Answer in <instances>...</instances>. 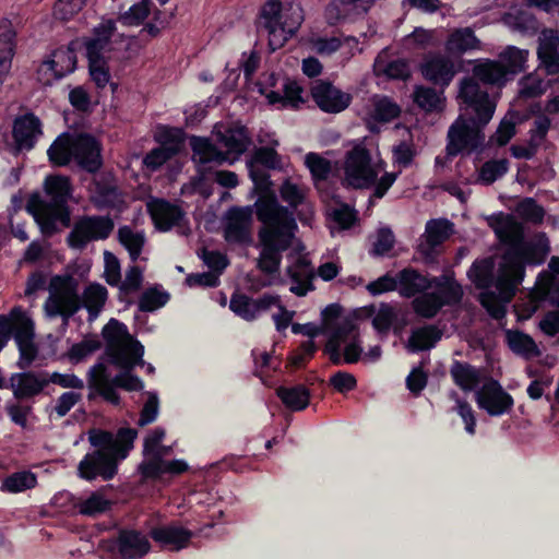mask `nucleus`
Wrapping results in <instances>:
<instances>
[{"label": "nucleus", "instance_id": "f257e3e1", "mask_svg": "<svg viewBox=\"0 0 559 559\" xmlns=\"http://www.w3.org/2000/svg\"><path fill=\"white\" fill-rule=\"evenodd\" d=\"M497 237L509 245L499 266L495 287L480 294V302L496 319L504 314V305L514 296L524 277L525 264H539L548 253V240L543 234L523 240V230L512 215L499 213L487 218Z\"/></svg>", "mask_w": 559, "mask_h": 559}, {"label": "nucleus", "instance_id": "f03ea898", "mask_svg": "<svg viewBox=\"0 0 559 559\" xmlns=\"http://www.w3.org/2000/svg\"><path fill=\"white\" fill-rule=\"evenodd\" d=\"M103 335L107 343V354L111 362L121 369H126V371L111 380L106 367L99 364L94 366L90 373L92 383L99 394L108 402L118 404L119 396L115 386L127 391H138L143 388L142 381L130 373V369L135 365L143 364L144 347L129 334L124 324L115 319H111L105 325Z\"/></svg>", "mask_w": 559, "mask_h": 559}, {"label": "nucleus", "instance_id": "7ed1b4c3", "mask_svg": "<svg viewBox=\"0 0 559 559\" xmlns=\"http://www.w3.org/2000/svg\"><path fill=\"white\" fill-rule=\"evenodd\" d=\"M254 207L258 219L263 224L259 231L261 251L258 267L269 276L262 286L282 284L278 276L281 253L294 242L296 221L293 213L272 195L257 200Z\"/></svg>", "mask_w": 559, "mask_h": 559}, {"label": "nucleus", "instance_id": "20e7f679", "mask_svg": "<svg viewBox=\"0 0 559 559\" xmlns=\"http://www.w3.org/2000/svg\"><path fill=\"white\" fill-rule=\"evenodd\" d=\"M457 98L464 115H474V119L467 122L461 115L451 126L447 146L450 155L465 151L472 152L480 146L485 141L480 127L490 121L496 109V105L487 92L483 91L472 78L463 79L460 82Z\"/></svg>", "mask_w": 559, "mask_h": 559}, {"label": "nucleus", "instance_id": "39448f33", "mask_svg": "<svg viewBox=\"0 0 559 559\" xmlns=\"http://www.w3.org/2000/svg\"><path fill=\"white\" fill-rule=\"evenodd\" d=\"M136 430L121 428L116 435L102 429L88 431V441L95 449L87 453L79 463V476L86 480L100 477L104 480L114 478L118 463L124 460L133 448Z\"/></svg>", "mask_w": 559, "mask_h": 559}, {"label": "nucleus", "instance_id": "423d86ee", "mask_svg": "<svg viewBox=\"0 0 559 559\" xmlns=\"http://www.w3.org/2000/svg\"><path fill=\"white\" fill-rule=\"evenodd\" d=\"M342 182L354 189L374 188L373 197L381 199L395 182L397 175L385 170L382 159L372 158L362 143L346 152L342 165Z\"/></svg>", "mask_w": 559, "mask_h": 559}, {"label": "nucleus", "instance_id": "0eeeda50", "mask_svg": "<svg viewBox=\"0 0 559 559\" xmlns=\"http://www.w3.org/2000/svg\"><path fill=\"white\" fill-rule=\"evenodd\" d=\"M45 191L49 200L33 197L27 202V211L38 224L41 234L51 236L70 226V211L67 206L71 198L69 179L62 176L47 177Z\"/></svg>", "mask_w": 559, "mask_h": 559}, {"label": "nucleus", "instance_id": "6e6552de", "mask_svg": "<svg viewBox=\"0 0 559 559\" xmlns=\"http://www.w3.org/2000/svg\"><path fill=\"white\" fill-rule=\"evenodd\" d=\"M213 134L224 151L218 150L205 138L193 136L190 140L192 158L200 167L205 168L209 164H233L250 144L247 129L239 123L216 124Z\"/></svg>", "mask_w": 559, "mask_h": 559}, {"label": "nucleus", "instance_id": "1a4fd4ad", "mask_svg": "<svg viewBox=\"0 0 559 559\" xmlns=\"http://www.w3.org/2000/svg\"><path fill=\"white\" fill-rule=\"evenodd\" d=\"M302 9L295 3L269 0L261 9L260 25L266 32L269 46L276 50L296 35L304 22Z\"/></svg>", "mask_w": 559, "mask_h": 559}, {"label": "nucleus", "instance_id": "9d476101", "mask_svg": "<svg viewBox=\"0 0 559 559\" xmlns=\"http://www.w3.org/2000/svg\"><path fill=\"white\" fill-rule=\"evenodd\" d=\"M48 156L57 166L67 165L74 159L83 168L94 171L100 165V150L97 141L86 134L59 135L48 148Z\"/></svg>", "mask_w": 559, "mask_h": 559}, {"label": "nucleus", "instance_id": "9b49d317", "mask_svg": "<svg viewBox=\"0 0 559 559\" xmlns=\"http://www.w3.org/2000/svg\"><path fill=\"white\" fill-rule=\"evenodd\" d=\"M325 352L335 365L355 364L362 357V348L354 322L346 318L336 319L334 329L325 345Z\"/></svg>", "mask_w": 559, "mask_h": 559}, {"label": "nucleus", "instance_id": "f8f14e48", "mask_svg": "<svg viewBox=\"0 0 559 559\" xmlns=\"http://www.w3.org/2000/svg\"><path fill=\"white\" fill-rule=\"evenodd\" d=\"M132 40V37L117 32L114 19L104 17L93 27L91 35L85 38L86 56L118 58L121 49L127 48Z\"/></svg>", "mask_w": 559, "mask_h": 559}, {"label": "nucleus", "instance_id": "ddd939ff", "mask_svg": "<svg viewBox=\"0 0 559 559\" xmlns=\"http://www.w3.org/2000/svg\"><path fill=\"white\" fill-rule=\"evenodd\" d=\"M79 283L70 275L55 276L49 283V296L44 305L48 317H70L80 308Z\"/></svg>", "mask_w": 559, "mask_h": 559}, {"label": "nucleus", "instance_id": "4468645a", "mask_svg": "<svg viewBox=\"0 0 559 559\" xmlns=\"http://www.w3.org/2000/svg\"><path fill=\"white\" fill-rule=\"evenodd\" d=\"M282 165L281 156L275 152L273 147H260L254 152L252 160L249 163L250 178L254 183V191L258 193L260 200L264 195L275 197L272 191V182L269 179V175L260 168V166L275 169Z\"/></svg>", "mask_w": 559, "mask_h": 559}, {"label": "nucleus", "instance_id": "2eb2a0df", "mask_svg": "<svg viewBox=\"0 0 559 559\" xmlns=\"http://www.w3.org/2000/svg\"><path fill=\"white\" fill-rule=\"evenodd\" d=\"M76 53L72 46L58 48L39 66L37 79L44 85H51L72 73L76 68Z\"/></svg>", "mask_w": 559, "mask_h": 559}, {"label": "nucleus", "instance_id": "dca6fc26", "mask_svg": "<svg viewBox=\"0 0 559 559\" xmlns=\"http://www.w3.org/2000/svg\"><path fill=\"white\" fill-rule=\"evenodd\" d=\"M155 139L160 146L152 150L144 158V165L156 170L164 163L176 155L182 145V135L179 129L160 126L156 129Z\"/></svg>", "mask_w": 559, "mask_h": 559}, {"label": "nucleus", "instance_id": "f3484780", "mask_svg": "<svg viewBox=\"0 0 559 559\" xmlns=\"http://www.w3.org/2000/svg\"><path fill=\"white\" fill-rule=\"evenodd\" d=\"M477 406L489 416H501L513 407L512 396L495 380L485 382L475 393Z\"/></svg>", "mask_w": 559, "mask_h": 559}, {"label": "nucleus", "instance_id": "a211bd4d", "mask_svg": "<svg viewBox=\"0 0 559 559\" xmlns=\"http://www.w3.org/2000/svg\"><path fill=\"white\" fill-rule=\"evenodd\" d=\"M400 112V106L392 99L382 95H373L360 109L359 115L370 131H378L381 124L397 118Z\"/></svg>", "mask_w": 559, "mask_h": 559}, {"label": "nucleus", "instance_id": "6ab92c4d", "mask_svg": "<svg viewBox=\"0 0 559 559\" xmlns=\"http://www.w3.org/2000/svg\"><path fill=\"white\" fill-rule=\"evenodd\" d=\"M114 229V223L108 217H86L76 223L69 235V243L82 248L91 240L105 239Z\"/></svg>", "mask_w": 559, "mask_h": 559}, {"label": "nucleus", "instance_id": "aec40b11", "mask_svg": "<svg viewBox=\"0 0 559 559\" xmlns=\"http://www.w3.org/2000/svg\"><path fill=\"white\" fill-rule=\"evenodd\" d=\"M311 95L318 107L330 114H337L345 110L352 102V96L348 93L324 81L313 83Z\"/></svg>", "mask_w": 559, "mask_h": 559}, {"label": "nucleus", "instance_id": "412c9836", "mask_svg": "<svg viewBox=\"0 0 559 559\" xmlns=\"http://www.w3.org/2000/svg\"><path fill=\"white\" fill-rule=\"evenodd\" d=\"M252 207H235L228 211L224 227V237L229 243H249L251 241Z\"/></svg>", "mask_w": 559, "mask_h": 559}, {"label": "nucleus", "instance_id": "4be33fe9", "mask_svg": "<svg viewBox=\"0 0 559 559\" xmlns=\"http://www.w3.org/2000/svg\"><path fill=\"white\" fill-rule=\"evenodd\" d=\"M48 384V372L25 371L13 373L9 386L15 399L29 400L39 395Z\"/></svg>", "mask_w": 559, "mask_h": 559}, {"label": "nucleus", "instance_id": "5701e85b", "mask_svg": "<svg viewBox=\"0 0 559 559\" xmlns=\"http://www.w3.org/2000/svg\"><path fill=\"white\" fill-rule=\"evenodd\" d=\"M287 275L293 281L289 290L297 296H306L308 292L313 289L312 278L313 270L310 261L305 254L290 253L288 255Z\"/></svg>", "mask_w": 559, "mask_h": 559}, {"label": "nucleus", "instance_id": "b1692460", "mask_svg": "<svg viewBox=\"0 0 559 559\" xmlns=\"http://www.w3.org/2000/svg\"><path fill=\"white\" fill-rule=\"evenodd\" d=\"M14 153L28 151L34 147L41 134L40 122L37 117L26 114L17 117L13 123Z\"/></svg>", "mask_w": 559, "mask_h": 559}, {"label": "nucleus", "instance_id": "393cba45", "mask_svg": "<svg viewBox=\"0 0 559 559\" xmlns=\"http://www.w3.org/2000/svg\"><path fill=\"white\" fill-rule=\"evenodd\" d=\"M146 7L147 22L142 31L151 36H157L175 19L177 5L171 0H150Z\"/></svg>", "mask_w": 559, "mask_h": 559}, {"label": "nucleus", "instance_id": "a878e982", "mask_svg": "<svg viewBox=\"0 0 559 559\" xmlns=\"http://www.w3.org/2000/svg\"><path fill=\"white\" fill-rule=\"evenodd\" d=\"M277 304V296L264 295L258 299H251L243 295L234 296L230 300V309L237 316L245 320H253L265 311L272 309V305Z\"/></svg>", "mask_w": 559, "mask_h": 559}, {"label": "nucleus", "instance_id": "bb28decb", "mask_svg": "<svg viewBox=\"0 0 559 559\" xmlns=\"http://www.w3.org/2000/svg\"><path fill=\"white\" fill-rule=\"evenodd\" d=\"M537 55L548 74L559 73V32L543 29L538 37Z\"/></svg>", "mask_w": 559, "mask_h": 559}, {"label": "nucleus", "instance_id": "cd10ccee", "mask_svg": "<svg viewBox=\"0 0 559 559\" xmlns=\"http://www.w3.org/2000/svg\"><path fill=\"white\" fill-rule=\"evenodd\" d=\"M376 0H332L325 9V17L330 24L366 13Z\"/></svg>", "mask_w": 559, "mask_h": 559}, {"label": "nucleus", "instance_id": "c85d7f7f", "mask_svg": "<svg viewBox=\"0 0 559 559\" xmlns=\"http://www.w3.org/2000/svg\"><path fill=\"white\" fill-rule=\"evenodd\" d=\"M147 207L156 228L160 231L169 230L183 217L182 211L177 205L164 200H152L147 203Z\"/></svg>", "mask_w": 559, "mask_h": 559}, {"label": "nucleus", "instance_id": "c756f323", "mask_svg": "<svg viewBox=\"0 0 559 559\" xmlns=\"http://www.w3.org/2000/svg\"><path fill=\"white\" fill-rule=\"evenodd\" d=\"M261 93L265 96L271 105H275L280 108L284 107H297L302 99V88L298 83L290 80H283L281 88L277 91L261 88Z\"/></svg>", "mask_w": 559, "mask_h": 559}, {"label": "nucleus", "instance_id": "7c9ffc66", "mask_svg": "<svg viewBox=\"0 0 559 559\" xmlns=\"http://www.w3.org/2000/svg\"><path fill=\"white\" fill-rule=\"evenodd\" d=\"M118 551L123 559H136L150 551L151 545L145 535L136 531H121L118 539Z\"/></svg>", "mask_w": 559, "mask_h": 559}, {"label": "nucleus", "instance_id": "2f4dec72", "mask_svg": "<svg viewBox=\"0 0 559 559\" xmlns=\"http://www.w3.org/2000/svg\"><path fill=\"white\" fill-rule=\"evenodd\" d=\"M152 538L170 550L186 548L192 537V532L178 525H165L151 532Z\"/></svg>", "mask_w": 559, "mask_h": 559}, {"label": "nucleus", "instance_id": "473e14b6", "mask_svg": "<svg viewBox=\"0 0 559 559\" xmlns=\"http://www.w3.org/2000/svg\"><path fill=\"white\" fill-rule=\"evenodd\" d=\"M455 72L454 63L442 56L431 57L423 66L424 76L437 84L448 85Z\"/></svg>", "mask_w": 559, "mask_h": 559}, {"label": "nucleus", "instance_id": "72a5a7b5", "mask_svg": "<svg viewBox=\"0 0 559 559\" xmlns=\"http://www.w3.org/2000/svg\"><path fill=\"white\" fill-rule=\"evenodd\" d=\"M140 471L144 477L157 478L164 475H180L188 471L189 465L183 460H154L143 461L140 465Z\"/></svg>", "mask_w": 559, "mask_h": 559}, {"label": "nucleus", "instance_id": "f704fd0d", "mask_svg": "<svg viewBox=\"0 0 559 559\" xmlns=\"http://www.w3.org/2000/svg\"><path fill=\"white\" fill-rule=\"evenodd\" d=\"M473 74L484 83L498 86L510 80L501 62L491 59L478 60L473 68Z\"/></svg>", "mask_w": 559, "mask_h": 559}, {"label": "nucleus", "instance_id": "c9c22d12", "mask_svg": "<svg viewBox=\"0 0 559 559\" xmlns=\"http://www.w3.org/2000/svg\"><path fill=\"white\" fill-rule=\"evenodd\" d=\"M276 393L283 404L294 412L302 411L309 404L310 394L304 385L281 386Z\"/></svg>", "mask_w": 559, "mask_h": 559}, {"label": "nucleus", "instance_id": "e433bc0d", "mask_svg": "<svg viewBox=\"0 0 559 559\" xmlns=\"http://www.w3.org/2000/svg\"><path fill=\"white\" fill-rule=\"evenodd\" d=\"M374 72L389 79L406 80L409 74V66L404 60L388 61L386 53H380L374 61Z\"/></svg>", "mask_w": 559, "mask_h": 559}, {"label": "nucleus", "instance_id": "4c0bfd02", "mask_svg": "<svg viewBox=\"0 0 559 559\" xmlns=\"http://www.w3.org/2000/svg\"><path fill=\"white\" fill-rule=\"evenodd\" d=\"M440 338L441 332L433 325H427L413 330L406 346L412 352L426 350Z\"/></svg>", "mask_w": 559, "mask_h": 559}, {"label": "nucleus", "instance_id": "58836bf2", "mask_svg": "<svg viewBox=\"0 0 559 559\" xmlns=\"http://www.w3.org/2000/svg\"><path fill=\"white\" fill-rule=\"evenodd\" d=\"M528 51L519 49L514 46H508L499 55V60L507 71V75L511 80L525 69Z\"/></svg>", "mask_w": 559, "mask_h": 559}, {"label": "nucleus", "instance_id": "ea45409f", "mask_svg": "<svg viewBox=\"0 0 559 559\" xmlns=\"http://www.w3.org/2000/svg\"><path fill=\"white\" fill-rule=\"evenodd\" d=\"M431 286V282L414 270L406 269L399 273V289L403 296H414Z\"/></svg>", "mask_w": 559, "mask_h": 559}, {"label": "nucleus", "instance_id": "a19ab883", "mask_svg": "<svg viewBox=\"0 0 559 559\" xmlns=\"http://www.w3.org/2000/svg\"><path fill=\"white\" fill-rule=\"evenodd\" d=\"M451 376L456 385L464 391H473L480 382V372L471 365L455 361Z\"/></svg>", "mask_w": 559, "mask_h": 559}, {"label": "nucleus", "instance_id": "79ce46f5", "mask_svg": "<svg viewBox=\"0 0 559 559\" xmlns=\"http://www.w3.org/2000/svg\"><path fill=\"white\" fill-rule=\"evenodd\" d=\"M507 342L513 353L523 357L539 355L535 341L527 334L520 331L509 330L506 333Z\"/></svg>", "mask_w": 559, "mask_h": 559}, {"label": "nucleus", "instance_id": "37998d69", "mask_svg": "<svg viewBox=\"0 0 559 559\" xmlns=\"http://www.w3.org/2000/svg\"><path fill=\"white\" fill-rule=\"evenodd\" d=\"M479 47L480 41L469 28L454 31L447 41V49L452 53L461 55L468 50L478 49Z\"/></svg>", "mask_w": 559, "mask_h": 559}, {"label": "nucleus", "instance_id": "c03bdc74", "mask_svg": "<svg viewBox=\"0 0 559 559\" xmlns=\"http://www.w3.org/2000/svg\"><path fill=\"white\" fill-rule=\"evenodd\" d=\"M107 289L100 284L88 285L82 296V304L87 309L90 317L95 319L105 306Z\"/></svg>", "mask_w": 559, "mask_h": 559}, {"label": "nucleus", "instance_id": "a18cd8bd", "mask_svg": "<svg viewBox=\"0 0 559 559\" xmlns=\"http://www.w3.org/2000/svg\"><path fill=\"white\" fill-rule=\"evenodd\" d=\"M548 272L539 275L537 293L540 298L559 293V258L552 257L548 264Z\"/></svg>", "mask_w": 559, "mask_h": 559}, {"label": "nucleus", "instance_id": "49530a36", "mask_svg": "<svg viewBox=\"0 0 559 559\" xmlns=\"http://www.w3.org/2000/svg\"><path fill=\"white\" fill-rule=\"evenodd\" d=\"M36 485V475L32 472L22 471L7 476L1 483L0 490L9 493H19L32 489Z\"/></svg>", "mask_w": 559, "mask_h": 559}, {"label": "nucleus", "instance_id": "de8ad7c7", "mask_svg": "<svg viewBox=\"0 0 559 559\" xmlns=\"http://www.w3.org/2000/svg\"><path fill=\"white\" fill-rule=\"evenodd\" d=\"M415 103L426 111L441 110L444 106L443 94L430 87H416L414 92Z\"/></svg>", "mask_w": 559, "mask_h": 559}, {"label": "nucleus", "instance_id": "09e8293b", "mask_svg": "<svg viewBox=\"0 0 559 559\" xmlns=\"http://www.w3.org/2000/svg\"><path fill=\"white\" fill-rule=\"evenodd\" d=\"M10 332L15 330V338L34 336V324L31 318L21 308H14L8 317Z\"/></svg>", "mask_w": 559, "mask_h": 559}, {"label": "nucleus", "instance_id": "8fccbe9b", "mask_svg": "<svg viewBox=\"0 0 559 559\" xmlns=\"http://www.w3.org/2000/svg\"><path fill=\"white\" fill-rule=\"evenodd\" d=\"M452 233V224L447 219H432L426 225V240L430 248L444 241Z\"/></svg>", "mask_w": 559, "mask_h": 559}, {"label": "nucleus", "instance_id": "3c124183", "mask_svg": "<svg viewBox=\"0 0 559 559\" xmlns=\"http://www.w3.org/2000/svg\"><path fill=\"white\" fill-rule=\"evenodd\" d=\"M280 194L284 202H286L290 207H298L299 205H304L306 202V189L304 186L294 181L293 179H286L281 188Z\"/></svg>", "mask_w": 559, "mask_h": 559}, {"label": "nucleus", "instance_id": "603ef678", "mask_svg": "<svg viewBox=\"0 0 559 559\" xmlns=\"http://www.w3.org/2000/svg\"><path fill=\"white\" fill-rule=\"evenodd\" d=\"M76 507L81 514L96 516L109 509L110 501L103 493L93 492L86 499H82Z\"/></svg>", "mask_w": 559, "mask_h": 559}, {"label": "nucleus", "instance_id": "864d4df0", "mask_svg": "<svg viewBox=\"0 0 559 559\" xmlns=\"http://www.w3.org/2000/svg\"><path fill=\"white\" fill-rule=\"evenodd\" d=\"M87 59L92 81L97 87H105L110 80L109 68L107 66L110 59L94 56H87Z\"/></svg>", "mask_w": 559, "mask_h": 559}, {"label": "nucleus", "instance_id": "5fc2aeb1", "mask_svg": "<svg viewBox=\"0 0 559 559\" xmlns=\"http://www.w3.org/2000/svg\"><path fill=\"white\" fill-rule=\"evenodd\" d=\"M437 292L436 295L441 299L442 306L452 304L460 300L462 296L461 286L450 277H442L433 282Z\"/></svg>", "mask_w": 559, "mask_h": 559}, {"label": "nucleus", "instance_id": "6e6d98bb", "mask_svg": "<svg viewBox=\"0 0 559 559\" xmlns=\"http://www.w3.org/2000/svg\"><path fill=\"white\" fill-rule=\"evenodd\" d=\"M119 239L123 247L128 250L132 261H135L144 246L145 239L143 234L134 233L129 227L119 229Z\"/></svg>", "mask_w": 559, "mask_h": 559}, {"label": "nucleus", "instance_id": "4d7b16f0", "mask_svg": "<svg viewBox=\"0 0 559 559\" xmlns=\"http://www.w3.org/2000/svg\"><path fill=\"white\" fill-rule=\"evenodd\" d=\"M150 0H141L131 5L127 11L122 12L118 16V21L124 26H139L145 21L147 22V10L146 3Z\"/></svg>", "mask_w": 559, "mask_h": 559}, {"label": "nucleus", "instance_id": "13d9d810", "mask_svg": "<svg viewBox=\"0 0 559 559\" xmlns=\"http://www.w3.org/2000/svg\"><path fill=\"white\" fill-rule=\"evenodd\" d=\"M82 399V394L76 391H68L62 393L55 402L49 412L50 418L64 417Z\"/></svg>", "mask_w": 559, "mask_h": 559}, {"label": "nucleus", "instance_id": "bf43d9fd", "mask_svg": "<svg viewBox=\"0 0 559 559\" xmlns=\"http://www.w3.org/2000/svg\"><path fill=\"white\" fill-rule=\"evenodd\" d=\"M503 21L511 28L521 32H527L536 27V21L525 10L514 9L504 14Z\"/></svg>", "mask_w": 559, "mask_h": 559}, {"label": "nucleus", "instance_id": "052dcab7", "mask_svg": "<svg viewBox=\"0 0 559 559\" xmlns=\"http://www.w3.org/2000/svg\"><path fill=\"white\" fill-rule=\"evenodd\" d=\"M415 311L425 318L433 317L439 309L442 307L441 299L436 295V293L424 294L417 297L414 301Z\"/></svg>", "mask_w": 559, "mask_h": 559}, {"label": "nucleus", "instance_id": "680f3d73", "mask_svg": "<svg viewBox=\"0 0 559 559\" xmlns=\"http://www.w3.org/2000/svg\"><path fill=\"white\" fill-rule=\"evenodd\" d=\"M169 299L166 292L158 290L157 288L146 289L139 301V308L142 311H155L165 306Z\"/></svg>", "mask_w": 559, "mask_h": 559}, {"label": "nucleus", "instance_id": "e2e57ef3", "mask_svg": "<svg viewBox=\"0 0 559 559\" xmlns=\"http://www.w3.org/2000/svg\"><path fill=\"white\" fill-rule=\"evenodd\" d=\"M493 263L491 260H483L473 264L468 271V276L479 288H487L490 284Z\"/></svg>", "mask_w": 559, "mask_h": 559}, {"label": "nucleus", "instance_id": "0e129e2a", "mask_svg": "<svg viewBox=\"0 0 559 559\" xmlns=\"http://www.w3.org/2000/svg\"><path fill=\"white\" fill-rule=\"evenodd\" d=\"M395 319L396 312L394 308L382 304L373 310L372 326L379 333H386Z\"/></svg>", "mask_w": 559, "mask_h": 559}, {"label": "nucleus", "instance_id": "69168bd1", "mask_svg": "<svg viewBox=\"0 0 559 559\" xmlns=\"http://www.w3.org/2000/svg\"><path fill=\"white\" fill-rule=\"evenodd\" d=\"M507 170L508 163L506 159L487 162L479 170L478 180L485 185H490L503 176Z\"/></svg>", "mask_w": 559, "mask_h": 559}, {"label": "nucleus", "instance_id": "338daca9", "mask_svg": "<svg viewBox=\"0 0 559 559\" xmlns=\"http://www.w3.org/2000/svg\"><path fill=\"white\" fill-rule=\"evenodd\" d=\"M305 163L316 180L325 179L331 171V163L317 153H308Z\"/></svg>", "mask_w": 559, "mask_h": 559}, {"label": "nucleus", "instance_id": "774afa93", "mask_svg": "<svg viewBox=\"0 0 559 559\" xmlns=\"http://www.w3.org/2000/svg\"><path fill=\"white\" fill-rule=\"evenodd\" d=\"M88 0H58L53 8V14L61 21H68L78 14Z\"/></svg>", "mask_w": 559, "mask_h": 559}]
</instances>
